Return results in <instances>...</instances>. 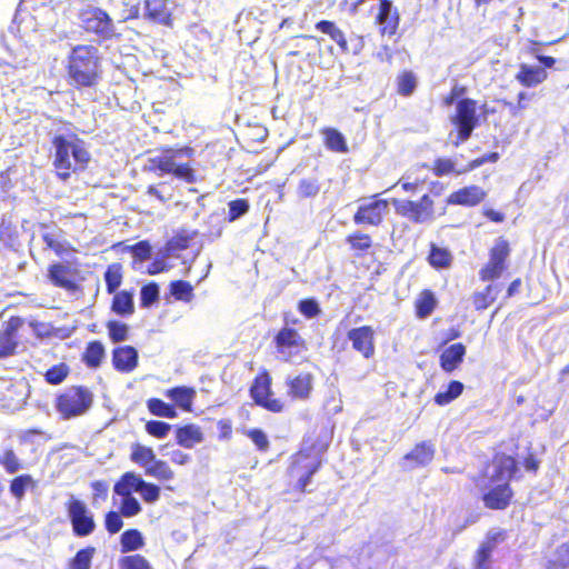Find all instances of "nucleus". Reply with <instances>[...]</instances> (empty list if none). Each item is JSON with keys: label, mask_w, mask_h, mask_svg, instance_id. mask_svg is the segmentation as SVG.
<instances>
[{"label": "nucleus", "mask_w": 569, "mask_h": 569, "mask_svg": "<svg viewBox=\"0 0 569 569\" xmlns=\"http://www.w3.org/2000/svg\"><path fill=\"white\" fill-rule=\"evenodd\" d=\"M112 367L120 373L132 372L139 363V355L134 347L126 345L116 347L111 355Z\"/></svg>", "instance_id": "21"}, {"label": "nucleus", "mask_w": 569, "mask_h": 569, "mask_svg": "<svg viewBox=\"0 0 569 569\" xmlns=\"http://www.w3.org/2000/svg\"><path fill=\"white\" fill-rule=\"evenodd\" d=\"M433 176L440 178L445 176L466 173V170L457 168L456 161L448 157L436 158L430 167Z\"/></svg>", "instance_id": "44"}, {"label": "nucleus", "mask_w": 569, "mask_h": 569, "mask_svg": "<svg viewBox=\"0 0 569 569\" xmlns=\"http://www.w3.org/2000/svg\"><path fill=\"white\" fill-rule=\"evenodd\" d=\"M487 198V191L477 184H469L452 191L446 199L448 206L476 207Z\"/></svg>", "instance_id": "18"}, {"label": "nucleus", "mask_w": 569, "mask_h": 569, "mask_svg": "<svg viewBox=\"0 0 569 569\" xmlns=\"http://www.w3.org/2000/svg\"><path fill=\"white\" fill-rule=\"evenodd\" d=\"M20 323L18 318H10L4 329L0 331V359L16 353L19 345L17 332Z\"/></svg>", "instance_id": "25"}, {"label": "nucleus", "mask_w": 569, "mask_h": 569, "mask_svg": "<svg viewBox=\"0 0 569 569\" xmlns=\"http://www.w3.org/2000/svg\"><path fill=\"white\" fill-rule=\"evenodd\" d=\"M465 390V386L459 380H451L446 390L439 391L435 395L433 401L437 406L443 407L459 398Z\"/></svg>", "instance_id": "43"}, {"label": "nucleus", "mask_w": 569, "mask_h": 569, "mask_svg": "<svg viewBox=\"0 0 569 569\" xmlns=\"http://www.w3.org/2000/svg\"><path fill=\"white\" fill-rule=\"evenodd\" d=\"M515 498V491L509 481L490 482L482 491L481 500L489 510H506Z\"/></svg>", "instance_id": "15"}, {"label": "nucleus", "mask_w": 569, "mask_h": 569, "mask_svg": "<svg viewBox=\"0 0 569 569\" xmlns=\"http://www.w3.org/2000/svg\"><path fill=\"white\" fill-rule=\"evenodd\" d=\"M395 211L415 224L425 223L435 218V200L430 193H423L418 200L393 199Z\"/></svg>", "instance_id": "9"}, {"label": "nucleus", "mask_w": 569, "mask_h": 569, "mask_svg": "<svg viewBox=\"0 0 569 569\" xmlns=\"http://www.w3.org/2000/svg\"><path fill=\"white\" fill-rule=\"evenodd\" d=\"M144 473L150 476L160 482H168L174 479V471L168 465L167 461L157 459L151 462L148 467H146Z\"/></svg>", "instance_id": "42"}, {"label": "nucleus", "mask_w": 569, "mask_h": 569, "mask_svg": "<svg viewBox=\"0 0 569 569\" xmlns=\"http://www.w3.org/2000/svg\"><path fill=\"white\" fill-rule=\"evenodd\" d=\"M82 28L88 33H93L103 40H110L117 37L113 28V21L109 13L99 8L90 7L82 9L79 13Z\"/></svg>", "instance_id": "11"}, {"label": "nucleus", "mask_w": 569, "mask_h": 569, "mask_svg": "<svg viewBox=\"0 0 569 569\" xmlns=\"http://www.w3.org/2000/svg\"><path fill=\"white\" fill-rule=\"evenodd\" d=\"M315 28L321 33L329 36L330 39L338 44L339 49L342 52H348L349 44L347 37L345 32L333 21L320 20L315 24Z\"/></svg>", "instance_id": "37"}, {"label": "nucleus", "mask_w": 569, "mask_h": 569, "mask_svg": "<svg viewBox=\"0 0 569 569\" xmlns=\"http://www.w3.org/2000/svg\"><path fill=\"white\" fill-rule=\"evenodd\" d=\"M250 209V204L248 199L246 198H238L234 200H231L228 203V213H227V220L229 222H232L240 218L241 216L246 214Z\"/></svg>", "instance_id": "56"}, {"label": "nucleus", "mask_w": 569, "mask_h": 569, "mask_svg": "<svg viewBox=\"0 0 569 569\" xmlns=\"http://www.w3.org/2000/svg\"><path fill=\"white\" fill-rule=\"evenodd\" d=\"M428 168L429 164L426 162L416 163L401 176L395 186H400L407 193H417L426 183V178H419L417 173Z\"/></svg>", "instance_id": "28"}, {"label": "nucleus", "mask_w": 569, "mask_h": 569, "mask_svg": "<svg viewBox=\"0 0 569 569\" xmlns=\"http://www.w3.org/2000/svg\"><path fill=\"white\" fill-rule=\"evenodd\" d=\"M203 440V432L198 425L187 423L176 429V441L183 448L190 449Z\"/></svg>", "instance_id": "31"}, {"label": "nucleus", "mask_w": 569, "mask_h": 569, "mask_svg": "<svg viewBox=\"0 0 569 569\" xmlns=\"http://www.w3.org/2000/svg\"><path fill=\"white\" fill-rule=\"evenodd\" d=\"M298 310L307 319L316 318L321 313L319 303L315 298L301 299L298 302Z\"/></svg>", "instance_id": "60"}, {"label": "nucleus", "mask_w": 569, "mask_h": 569, "mask_svg": "<svg viewBox=\"0 0 569 569\" xmlns=\"http://www.w3.org/2000/svg\"><path fill=\"white\" fill-rule=\"evenodd\" d=\"M466 352L467 349L462 342L450 345L439 356L440 368L447 373L456 371L463 362Z\"/></svg>", "instance_id": "24"}, {"label": "nucleus", "mask_w": 569, "mask_h": 569, "mask_svg": "<svg viewBox=\"0 0 569 569\" xmlns=\"http://www.w3.org/2000/svg\"><path fill=\"white\" fill-rule=\"evenodd\" d=\"M388 210V200L380 199L379 194H375L371 201L358 206L352 220L357 226L379 227L383 222Z\"/></svg>", "instance_id": "14"}, {"label": "nucleus", "mask_w": 569, "mask_h": 569, "mask_svg": "<svg viewBox=\"0 0 569 569\" xmlns=\"http://www.w3.org/2000/svg\"><path fill=\"white\" fill-rule=\"evenodd\" d=\"M121 569H152L148 560L141 555L124 556L120 559Z\"/></svg>", "instance_id": "58"}, {"label": "nucleus", "mask_w": 569, "mask_h": 569, "mask_svg": "<svg viewBox=\"0 0 569 569\" xmlns=\"http://www.w3.org/2000/svg\"><path fill=\"white\" fill-rule=\"evenodd\" d=\"M198 234L197 231H188L186 229L178 230L167 242L164 249L167 253H174L186 250L193 238Z\"/></svg>", "instance_id": "40"}, {"label": "nucleus", "mask_w": 569, "mask_h": 569, "mask_svg": "<svg viewBox=\"0 0 569 569\" xmlns=\"http://www.w3.org/2000/svg\"><path fill=\"white\" fill-rule=\"evenodd\" d=\"M352 349L365 359H371L376 353V331L369 325L351 328L347 332Z\"/></svg>", "instance_id": "16"}, {"label": "nucleus", "mask_w": 569, "mask_h": 569, "mask_svg": "<svg viewBox=\"0 0 569 569\" xmlns=\"http://www.w3.org/2000/svg\"><path fill=\"white\" fill-rule=\"evenodd\" d=\"M93 403V393L86 386H70L57 395L54 408L60 417L69 420L83 416Z\"/></svg>", "instance_id": "5"}, {"label": "nucleus", "mask_w": 569, "mask_h": 569, "mask_svg": "<svg viewBox=\"0 0 569 569\" xmlns=\"http://www.w3.org/2000/svg\"><path fill=\"white\" fill-rule=\"evenodd\" d=\"M52 146L53 168L60 180L67 181L73 173L87 169L91 157L86 142L77 133H70L68 137L57 134L52 138Z\"/></svg>", "instance_id": "1"}, {"label": "nucleus", "mask_w": 569, "mask_h": 569, "mask_svg": "<svg viewBox=\"0 0 569 569\" xmlns=\"http://www.w3.org/2000/svg\"><path fill=\"white\" fill-rule=\"evenodd\" d=\"M141 498L147 503H153L160 498V487L142 479L139 490Z\"/></svg>", "instance_id": "61"}, {"label": "nucleus", "mask_w": 569, "mask_h": 569, "mask_svg": "<svg viewBox=\"0 0 569 569\" xmlns=\"http://www.w3.org/2000/svg\"><path fill=\"white\" fill-rule=\"evenodd\" d=\"M510 254V242L503 236L498 237L489 248L488 261L479 270L480 280L486 282L499 279L509 267Z\"/></svg>", "instance_id": "8"}, {"label": "nucleus", "mask_w": 569, "mask_h": 569, "mask_svg": "<svg viewBox=\"0 0 569 569\" xmlns=\"http://www.w3.org/2000/svg\"><path fill=\"white\" fill-rule=\"evenodd\" d=\"M144 546L142 533L138 529H127L120 536V551L127 553Z\"/></svg>", "instance_id": "46"}, {"label": "nucleus", "mask_w": 569, "mask_h": 569, "mask_svg": "<svg viewBox=\"0 0 569 569\" xmlns=\"http://www.w3.org/2000/svg\"><path fill=\"white\" fill-rule=\"evenodd\" d=\"M276 351L283 360L290 361L293 357L300 356L308 350L306 339L295 328L284 326L273 336Z\"/></svg>", "instance_id": "13"}, {"label": "nucleus", "mask_w": 569, "mask_h": 569, "mask_svg": "<svg viewBox=\"0 0 569 569\" xmlns=\"http://www.w3.org/2000/svg\"><path fill=\"white\" fill-rule=\"evenodd\" d=\"M144 19L149 22L172 27L173 16L167 0H144Z\"/></svg>", "instance_id": "22"}, {"label": "nucleus", "mask_w": 569, "mask_h": 569, "mask_svg": "<svg viewBox=\"0 0 569 569\" xmlns=\"http://www.w3.org/2000/svg\"><path fill=\"white\" fill-rule=\"evenodd\" d=\"M192 154L193 149L191 147L163 149L161 154L148 159L147 170L158 176L171 174L187 183H193L196 181L194 169L189 163H178L176 161L181 156L191 157Z\"/></svg>", "instance_id": "4"}, {"label": "nucleus", "mask_w": 569, "mask_h": 569, "mask_svg": "<svg viewBox=\"0 0 569 569\" xmlns=\"http://www.w3.org/2000/svg\"><path fill=\"white\" fill-rule=\"evenodd\" d=\"M120 511L110 510L104 515V528L110 535L119 532L123 527Z\"/></svg>", "instance_id": "63"}, {"label": "nucleus", "mask_w": 569, "mask_h": 569, "mask_svg": "<svg viewBox=\"0 0 569 569\" xmlns=\"http://www.w3.org/2000/svg\"><path fill=\"white\" fill-rule=\"evenodd\" d=\"M108 336L113 343L127 340L129 336V327L120 321L110 320L107 322Z\"/></svg>", "instance_id": "55"}, {"label": "nucleus", "mask_w": 569, "mask_h": 569, "mask_svg": "<svg viewBox=\"0 0 569 569\" xmlns=\"http://www.w3.org/2000/svg\"><path fill=\"white\" fill-rule=\"evenodd\" d=\"M505 530L488 532L475 552L473 569H490L492 552L495 551L497 545L505 541Z\"/></svg>", "instance_id": "19"}, {"label": "nucleus", "mask_w": 569, "mask_h": 569, "mask_svg": "<svg viewBox=\"0 0 569 569\" xmlns=\"http://www.w3.org/2000/svg\"><path fill=\"white\" fill-rule=\"evenodd\" d=\"M66 72L69 83L77 89L96 86L101 78L98 48L92 44L74 46L67 57Z\"/></svg>", "instance_id": "2"}, {"label": "nucleus", "mask_w": 569, "mask_h": 569, "mask_svg": "<svg viewBox=\"0 0 569 569\" xmlns=\"http://www.w3.org/2000/svg\"><path fill=\"white\" fill-rule=\"evenodd\" d=\"M418 86L417 76L412 70H402L396 78L397 93L401 97L411 96Z\"/></svg>", "instance_id": "45"}, {"label": "nucleus", "mask_w": 569, "mask_h": 569, "mask_svg": "<svg viewBox=\"0 0 569 569\" xmlns=\"http://www.w3.org/2000/svg\"><path fill=\"white\" fill-rule=\"evenodd\" d=\"M142 478L132 471L124 472L116 482L113 491L120 497L132 496L133 491L139 490Z\"/></svg>", "instance_id": "38"}, {"label": "nucleus", "mask_w": 569, "mask_h": 569, "mask_svg": "<svg viewBox=\"0 0 569 569\" xmlns=\"http://www.w3.org/2000/svg\"><path fill=\"white\" fill-rule=\"evenodd\" d=\"M548 78V73L543 68L532 67L526 63L519 66L516 74L517 81L523 87H536Z\"/></svg>", "instance_id": "33"}, {"label": "nucleus", "mask_w": 569, "mask_h": 569, "mask_svg": "<svg viewBox=\"0 0 569 569\" xmlns=\"http://www.w3.org/2000/svg\"><path fill=\"white\" fill-rule=\"evenodd\" d=\"M369 13L380 37L392 38L399 33L401 14L392 0H382L381 6L371 7Z\"/></svg>", "instance_id": "12"}, {"label": "nucleus", "mask_w": 569, "mask_h": 569, "mask_svg": "<svg viewBox=\"0 0 569 569\" xmlns=\"http://www.w3.org/2000/svg\"><path fill=\"white\" fill-rule=\"evenodd\" d=\"M147 408L151 415L157 417L173 419L178 416L176 407L160 398H149L147 400Z\"/></svg>", "instance_id": "48"}, {"label": "nucleus", "mask_w": 569, "mask_h": 569, "mask_svg": "<svg viewBox=\"0 0 569 569\" xmlns=\"http://www.w3.org/2000/svg\"><path fill=\"white\" fill-rule=\"evenodd\" d=\"M249 395L256 406L269 412L280 413L286 409L284 401L273 396L272 377L267 369H261L256 375Z\"/></svg>", "instance_id": "6"}, {"label": "nucleus", "mask_w": 569, "mask_h": 569, "mask_svg": "<svg viewBox=\"0 0 569 569\" xmlns=\"http://www.w3.org/2000/svg\"><path fill=\"white\" fill-rule=\"evenodd\" d=\"M70 369L67 363L60 362L50 367L46 373L44 379L49 385H60L69 376Z\"/></svg>", "instance_id": "52"}, {"label": "nucleus", "mask_w": 569, "mask_h": 569, "mask_svg": "<svg viewBox=\"0 0 569 569\" xmlns=\"http://www.w3.org/2000/svg\"><path fill=\"white\" fill-rule=\"evenodd\" d=\"M142 510L141 505L133 496L122 497L119 511L126 518L139 515Z\"/></svg>", "instance_id": "59"}, {"label": "nucleus", "mask_w": 569, "mask_h": 569, "mask_svg": "<svg viewBox=\"0 0 569 569\" xmlns=\"http://www.w3.org/2000/svg\"><path fill=\"white\" fill-rule=\"evenodd\" d=\"M169 291L176 300L190 302L193 298V287L187 280H173L169 284Z\"/></svg>", "instance_id": "50"}, {"label": "nucleus", "mask_w": 569, "mask_h": 569, "mask_svg": "<svg viewBox=\"0 0 569 569\" xmlns=\"http://www.w3.org/2000/svg\"><path fill=\"white\" fill-rule=\"evenodd\" d=\"M321 133L327 149L339 153H346L348 151L346 138L339 130L327 127L321 130Z\"/></svg>", "instance_id": "39"}, {"label": "nucleus", "mask_w": 569, "mask_h": 569, "mask_svg": "<svg viewBox=\"0 0 569 569\" xmlns=\"http://www.w3.org/2000/svg\"><path fill=\"white\" fill-rule=\"evenodd\" d=\"M327 447L316 449L315 446L299 449L290 457L288 476L295 480L292 491L305 495L310 492L308 485L323 465L322 455Z\"/></svg>", "instance_id": "3"}, {"label": "nucleus", "mask_w": 569, "mask_h": 569, "mask_svg": "<svg viewBox=\"0 0 569 569\" xmlns=\"http://www.w3.org/2000/svg\"><path fill=\"white\" fill-rule=\"evenodd\" d=\"M74 270H72L69 266L54 262L48 267V278L50 282L58 288H62L66 290H74L76 282L73 279Z\"/></svg>", "instance_id": "26"}, {"label": "nucleus", "mask_w": 569, "mask_h": 569, "mask_svg": "<svg viewBox=\"0 0 569 569\" xmlns=\"http://www.w3.org/2000/svg\"><path fill=\"white\" fill-rule=\"evenodd\" d=\"M437 307L438 300L431 289H422L413 302L415 315L421 320L431 316Z\"/></svg>", "instance_id": "32"}, {"label": "nucleus", "mask_w": 569, "mask_h": 569, "mask_svg": "<svg viewBox=\"0 0 569 569\" xmlns=\"http://www.w3.org/2000/svg\"><path fill=\"white\" fill-rule=\"evenodd\" d=\"M94 553L96 548L92 546L78 550L69 560L67 569H90Z\"/></svg>", "instance_id": "49"}, {"label": "nucleus", "mask_w": 569, "mask_h": 569, "mask_svg": "<svg viewBox=\"0 0 569 569\" xmlns=\"http://www.w3.org/2000/svg\"><path fill=\"white\" fill-rule=\"evenodd\" d=\"M38 482L29 473H23L11 479L9 485L10 493L18 500L21 501L26 495L27 489H36Z\"/></svg>", "instance_id": "41"}, {"label": "nucleus", "mask_w": 569, "mask_h": 569, "mask_svg": "<svg viewBox=\"0 0 569 569\" xmlns=\"http://www.w3.org/2000/svg\"><path fill=\"white\" fill-rule=\"evenodd\" d=\"M436 448L430 440H423L403 456L406 469H416L428 466L435 458Z\"/></svg>", "instance_id": "20"}, {"label": "nucleus", "mask_w": 569, "mask_h": 569, "mask_svg": "<svg viewBox=\"0 0 569 569\" xmlns=\"http://www.w3.org/2000/svg\"><path fill=\"white\" fill-rule=\"evenodd\" d=\"M159 286L157 282L151 281L140 289V306L142 308H149L159 300Z\"/></svg>", "instance_id": "53"}, {"label": "nucleus", "mask_w": 569, "mask_h": 569, "mask_svg": "<svg viewBox=\"0 0 569 569\" xmlns=\"http://www.w3.org/2000/svg\"><path fill=\"white\" fill-rule=\"evenodd\" d=\"M246 436L253 442L258 451H268L270 443L263 430L259 428L249 429L246 431Z\"/></svg>", "instance_id": "62"}, {"label": "nucleus", "mask_w": 569, "mask_h": 569, "mask_svg": "<svg viewBox=\"0 0 569 569\" xmlns=\"http://www.w3.org/2000/svg\"><path fill=\"white\" fill-rule=\"evenodd\" d=\"M132 253L133 258L138 262H143L151 257L152 248L148 240H141L127 248Z\"/></svg>", "instance_id": "57"}, {"label": "nucleus", "mask_w": 569, "mask_h": 569, "mask_svg": "<svg viewBox=\"0 0 569 569\" xmlns=\"http://www.w3.org/2000/svg\"><path fill=\"white\" fill-rule=\"evenodd\" d=\"M287 396L291 400L307 401L315 388V376L308 371H301L286 379Z\"/></svg>", "instance_id": "17"}, {"label": "nucleus", "mask_w": 569, "mask_h": 569, "mask_svg": "<svg viewBox=\"0 0 569 569\" xmlns=\"http://www.w3.org/2000/svg\"><path fill=\"white\" fill-rule=\"evenodd\" d=\"M349 250L356 258H363L370 253L373 248V239L369 233L356 230L346 237Z\"/></svg>", "instance_id": "29"}, {"label": "nucleus", "mask_w": 569, "mask_h": 569, "mask_svg": "<svg viewBox=\"0 0 569 569\" xmlns=\"http://www.w3.org/2000/svg\"><path fill=\"white\" fill-rule=\"evenodd\" d=\"M477 101L471 98H462L457 101L450 122L457 132L455 146L467 141L473 130L479 126V116L477 114Z\"/></svg>", "instance_id": "7"}, {"label": "nucleus", "mask_w": 569, "mask_h": 569, "mask_svg": "<svg viewBox=\"0 0 569 569\" xmlns=\"http://www.w3.org/2000/svg\"><path fill=\"white\" fill-rule=\"evenodd\" d=\"M154 458L156 453L152 448L139 443L132 446L131 460L144 469L151 465Z\"/></svg>", "instance_id": "51"}, {"label": "nucleus", "mask_w": 569, "mask_h": 569, "mask_svg": "<svg viewBox=\"0 0 569 569\" xmlns=\"http://www.w3.org/2000/svg\"><path fill=\"white\" fill-rule=\"evenodd\" d=\"M106 289L108 293H114L118 291L123 279V268L120 262H113L109 264L103 274Z\"/></svg>", "instance_id": "47"}, {"label": "nucleus", "mask_w": 569, "mask_h": 569, "mask_svg": "<svg viewBox=\"0 0 569 569\" xmlns=\"http://www.w3.org/2000/svg\"><path fill=\"white\" fill-rule=\"evenodd\" d=\"M163 395L173 401V406L182 411L191 412L196 399V389L188 386H176L164 390Z\"/></svg>", "instance_id": "27"}, {"label": "nucleus", "mask_w": 569, "mask_h": 569, "mask_svg": "<svg viewBox=\"0 0 569 569\" xmlns=\"http://www.w3.org/2000/svg\"><path fill=\"white\" fill-rule=\"evenodd\" d=\"M319 191L320 182L317 178L301 179L297 186V194L302 199L313 198L319 193Z\"/></svg>", "instance_id": "54"}, {"label": "nucleus", "mask_w": 569, "mask_h": 569, "mask_svg": "<svg viewBox=\"0 0 569 569\" xmlns=\"http://www.w3.org/2000/svg\"><path fill=\"white\" fill-rule=\"evenodd\" d=\"M111 311L120 317H130L134 313L133 293L128 290H120L113 293Z\"/></svg>", "instance_id": "35"}, {"label": "nucleus", "mask_w": 569, "mask_h": 569, "mask_svg": "<svg viewBox=\"0 0 569 569\" xmlns=\"http://www.w3.org/2000/svg\"><path fill=\"white\" fill-rule=\"evenodd\" d=\"M499 293V286L496 283H488L482 290L475 291L471 296L473 309L481 312L488 309L497 300Z\"/></svg>", "instance_id": "36"}, {"label": "nucleus", "mask_w": 569, "mask_h": 569, "mask_svg": "<svg viewBox=\"0 0 569 569\" xmlns=\"http://www.w3.org/2000/svg\"><path fill=\"white\" fill-rule=\"evenodd\" d=\"M492 462L495 469L490 482H510L519 471L516 458L503 452L496 453L492 458Z\"/></svg>", "instance_id": "23"}, {"label": "nucleus", "mask_w": 569, "mask_h": 569, "mask_svg": "<svg viewBox=\"0 0 569 569\" xmlns=\"http://www.w3.org/2000/svg\"><path fill=\"white\" fill-rule=\"evenodd\" d=\"M106 358V349L101 341L91 340L81 353V361L89 369H98Z\"/></svg>", "instance_id": "34"}, {"label": "nucleus", "mask_w": 569, "mask_h": 569, "mask_svg": "<svg viewBox=\"0 0 569 569\" xmlns=\"http://www.w3.org/2000/svg\"><path fill=\"white\" fill-rule=\"evenodd\" d=\"M170 430L171 426L161 420H150L146 423V431L158 439L166 438Z\"/></svg>", "instance_id": "64"}, {"label": "nucleus", "mask_w": 569, "mask_h": 569, "mask_svg": "<svg viewBox=\"0 0 569 569\" xmlns=\"http://www.w3.org/2000/svg\"><path fill=\"white\" fill-rule=\"evenodd\" d=\"M426 259L432 269L440 271L451 268L453 254L449 248L440 247L435 242H430Z\"/></svg>", "instance_id": "30"}, {"label": "nucleus", "mask_w": 569, "mask_h": 569, "mask_svg": "<svg viewBox=\"0 0 569 569\" xmlns=\"http://www.w3.org/2000/svg\"><path fill=\"white\" fill-rule=\"evenodd\" d=\"M64 508L76 537L93 533L97 527L94 516L84 501L72 496L66 501Z\"/></svg>", "instance_id": "10"}]
</instances>
